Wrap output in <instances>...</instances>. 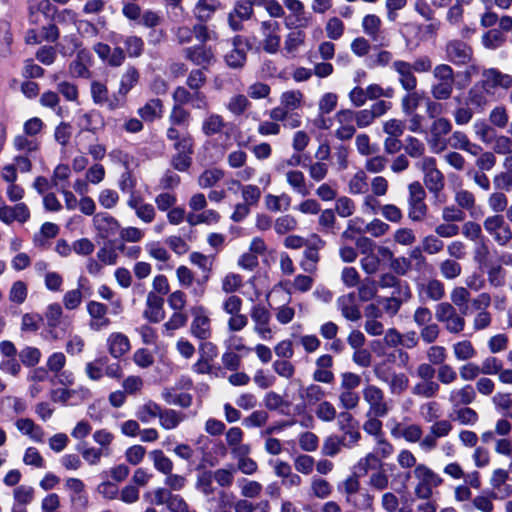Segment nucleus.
<instances>
[{"label": "nucleus", "instance_id": "1", "mask_svg": "<svg viewBox=\"0 0 512 512\" xmlns=\"http://www.w3.org/2000/svg\"><path fill=\"white\" fill-rule=\"evenodd\" d=\"M433 83L430 94L436 101H445L451 98L456 82V72L445 63L436 65L432 70Z\"/></svg>", "mask_w": 512, "mask_h": 512}, {"label": "nucleus", "instance_id": "2", "mask_svg": "<svg viewBox=\"0 0 512 512\" xmlns=\"http://www.w3.org/2000/svg\"><path fill=\"white\" fill-rule=\"evenodd\" d=\"M413 475L417 480L414 495L420 500H428L433 496V489L443 484V478L427 465L420 463L415 466Z\"/></svg>", "mask_w": 512, "mask_h": 512}, {"label": "nucleus", "instance_id": "3", "mask_svg": "<svg viewBox=\"0 0 512 512\" xmlns=\"http://www.w3.org/2000/svg\"><path fill=\"white\" fill-rule=\"evenodd\" d=\"M423 173V182L428 191L439 198L440 193L445 187L444 174L437 168L436 159L434 157H423L415 163Z\"/></svg>", "mask_w": 512, "mask_h": 512}, {"label": "nucleus", "instance_id": "4", "mask_svg": "<svg viewBox=\"0 0 512 512\" xmlns=\"http://www.w3.org/2000/svg\"><path fill=\"white\" fill-rule=\"evenodd\" d=\"M436 320L444 325L450 334H460L464 331L466 321L450 302H440L435 306Z\"/></svg>", "mask_w": 512, "mask_h": 512}, {"label": "nucleus", "instance_id": "5", "mask_svg": "<svg viewBox=\"0 0 512 512\" xmlns=\"http://www.w3.org/2000/svg\"><path fill=\"white\" fill-rule=\"evenodd\" d=\"M408 217L413 222H422L427 215L428 207L425 203L426 192L419 181L408 185Z\"/></svg>", "mask_w": 512, "mask_h": 512}, {"label": "nucleus", "instance_id": "6", "mask_svg": "<svg viewBox=\"0 0 512 512\" xmlns=\"http://www.w3.org/2000/svg\"><path fill=\"white\" fill-rule=\"evenodd\" d=\"M362 396L368 405L367 415L387 416L391 406L386 400L384 391L375 384H367L362 389Z\"/></svg>", "mask_w": 512, "mask_h": 512}, {"label": "nucleus", "instance_id": "7", "mask_svg": "<svg viewBox=\"0 0 512 512\" xmlns=\"http://www.w3.org/2000/svg\"><path fill=\"white\" fill-rule=\"evenodd\" d=\"M350 410L341 411L337 417V425L343 436L348 438V446L354 447L361 440L358 421L349 412Z\"/></svg>", "mask_w": 512, "mask_h": 512}, {"label": "nucleus", "instance_id": "8", "mask_svg": "<svg viewBox=\"0 0 512 512\" xmlns=\"http://www.w3.org/2000/svg\"><path fill=\"white\" fill-rule=\"evenodd\" d=\"M445 53L451 63L464 65L472 59L473 51L467 43L453 39L447 42Z\"/></svg>", "mask_w": 512, "mask_h": 512}, {"label": "nucleus", "instance_id": "9", "mask_svg": "<svg viewBox=\"0 0 512 512\" xmlns=\"http://www.w3.org/2000/svg\"><path fill=\"white\" fill-rule=\"evenodd\" d=\"M335 121L338 124L335 136L342 141L350 140L356 133L353 110L343 109L335 114Z\"/></svg>", "mask_w": 512, "mask_h": 512}, {"label": "nucleus", "instance_id": "10", "mask_svg": "<svg viewBox=\"0 0 512 512\" xmlns=\"http://www.w3.org/2000/svg\"><path fill=\"white\" fill-rule=\"evenodd\" d=\"M93 50L98 57L110 67H119L126 59L125 51L120 46H116L111 50V47L108 44L97 42L94 44Z\"/></svg>", "mask_w": 512, "mask_h": 512}, {"label": "nucleus", "instance_id": "11", "mask_svg": "<svg viewBox=\"0 0 512 512\" xmlns=\"http://www.w3.org/2000/svg\"><path fill=\"white\" fill-rule=\"evenodd\" d=\"M185 59L194 65L207 69L214 60V52L211 46L196 44L184 49Z\"/></svg>", "mask_w": 512, "mask_h": 512}, {"label": "nucleus", "instance_id": "12", "mask_svg": "<svg viewBox=\"0 0 512 512\" xmlns=\"http://www.w3.org/2000/svg\"><path fill=\"white\" fill-rule=\"evenodd\" d=\"M480 83L488 90L495 88L507 90L512 87V75L503 73L496 68H489L482 72Z\"/></svg>", "mask_w": 512, "mask_h": 512}, {"label": "nucleus", "instance_id": "13", "mask_svg": "<svg viewBox=\"0 0 512 512\" xmlns=\"http://www.w3.org/2000/svg\"><path fill=\"white\" fill-rule=\"evenodd\" d=\"M168 140L173 141V148L176 153L194 154L195 141L189 132L180 134L179 130L175 127H169L166 131Z\"/></svg>", "mask_w": 512, "mask_h": 512}, {"label": "nucleus", "instance_id": "14", "mask_svg": "<svg viewBox=\"0 0 512 512\" xmlns=\"http://www.w3.org/2000/svg\"><path fill=\"white\" fill-rule=\"evenodd\" d=\"M256 4V0H244L238 1L232 12L229 13L228 22L229 26L233 31H239L242 29L241 21L247 20L253 14V6Z\"/></svg>", "mask_w": 512, "mask_h": 512}, {"label": "nucleus", "instance_id": "15", "mask_svg": "<svg viewBox=\"0 0 512 512\" xmlns=\"http://www.w3.org/2000/svg\"><path fill=\"white\" fill-rule=\"evenodd\" d=\"M93 223L102 238L114 237L120 230V224L116 218L106 212L94 215Z\"/></svg>", "mask_w": 512, "mask_h": 512}, {"label": "nucleus", "instance_id": "16", "mask_svg": "<svg viewBox=\"0 0 512 512\" xmlns=\"http://www.w3.org/2000/svg\"><path fill=\"white\" fill-rule=\"evenodd\" d=\"M392 67L398 74V81L405 91L416 89L418 80L414 75L411 63L404 60H396L393 62Z\"/></svg>", "mask_w": 512, "mask_h": 512}, {"label": "nucleus", "instance_id": "17", "mask_svg": "<svg viewBox=\"0 0 512 512\" xmlns=\"http://www.w3.org/2000/svg\"><path fill=\"white\" fill-rule=\"evenodd\" d=\"M316 369L313 372V379L316 382L331 384L335 375L331 370L334 365V359L330 354H323L315 361Z\"/></svg>", "mask_w": 512, "mask_h": 512}, {"label": "nucleus", "instance_id": "18", "mask_svg": "<svg viewBox=\"0 0 512 512\" xmlns=\"http://www.w3.org/2000/svg\"><path fill=\"white\" fill-rule=\"evenodd\" d=\"M280 25L277 21L262 22V31L264 35L263 49L268 53H276L280 46V36L278 35Z\"/></svg>", "mask_w": 512, "mask_h": 512}, {"label": "nucleus", "instance_id": "19", "mask_svg": "<svg viewBox=\"0 0 512 512\" xmlns=\"http://www.w3.org/2000/svg\"><path fill=\"white\" fill-rule=\"evenodd\" d=\"M164 299L156 295L153 291L147 295V309L144 311L143 316L151 323H159L165 318V311L163 309Z\"/></svg>", "mask_w": 512, "mask_h": 512}, {"label": "nucleus", "instance_id": "20", "mask_svg": "<svg viewBox=\"0 0 512 512\" xmlns=\"http://www.w3.org/2000/svg\"><path fill=\"white\" fill-rule=\"evenodd\" d=\"M194 319L191 323V333L200 340H206L210 337V319L204 315V308L197 307L192 310Z\"/></svg>", "mask_w": 512, "mask_h": 512}, {"label": "nucleus", "instance_id": "21", "mask_svg": "<svg viewBox=\"0 0 512 512\" xmlns=\"http://www.w3.org/2000/svg\"><path fill=\"white\" fill-rule=\"evenodd\" d=\"M338 305L342 316L347 320L358 321L361 319V311L356 303V295L354 292L339 297Z\"/></svg>", "mask_w": 512, "mask_h": 512}, {"label": "nucleus", "instance_id": "22", "mask_svg": "<svg viewBox=\"0 0 512 512\" xmlns=\"http://www.w3.org/2000/svg\"><path fill=\"white\" fill-rule=\"evenodd\" d=\"M248 46V41H244L241 35H236L233 38L234 48L225 55L226 64L231 68H241L246 62V52L241 47Z\"/></svg>", "mask_w": 512, "mask_h": 512}, {"label": "nucleus", "instance_id": "23", "mask_svg": "<svg viewBox=\"0 0 512 512\" xmlns=\"http://www.w3.org/2000/svg\"><path fill=\"white\" fill-rule=\"evenodd\" d=\"M418 292L420 296L424 295L425 299L438 302L445 297V286L440 280L431 278L418 286Z\"/></svg>", "mask_w": 512, "mask_h": 512}, {"label": "nucleus", "instance_id": "24", "mask_svg": "<svg viewBox=\"0 0 512 512\" xmlns=\"http://www.w3.org/2000/svg\"><path fill=\"white\" fill-rule=\"evenodd\" d=\"M488 93L489 90L478 82L468 90L466 104L471 105L473 109L483 111L488 104Z\"/></svg>", "mask_w": 512, "mask_h": 512}, {"label": "nucleus", "instance_id": "25", "mask_svg": "<svg viewBox=\"0 0 512 512\" xmlns=\"http://www.w3.org/2000/svg\"><path fill=\"white\" fill-rule=\"evenodd\" d=\"M347 444L348 438L345 436L329 435L322 443L321 454L326 457H335L342 451V448H350Z\"/></svg>", "mask_w": 512, "mask_h": 512}, {"label": "nucleus", "instance_id": "26", "mask_svg": "<svg viewBox=\"0 0 512 512\" xmlns=\"http://www.w3.org/2000/svg\"><path fill=\"white\" fill-rule=\"evenodd\" d=\"M476 399V391L470 384L453 389L449 393V401L454 405H469Z\"/></svg>", "mask_w": 512, "mask_h": 512}, {"label": "nucleus", "instance_id": "27", "mask_svg": "<svg viewBox=\"0 0 512 512\" xmlns=\"http://www.w3.org/2000/svg\"><path fill=\"white\" fill-rule=\"evenodd\" d=\"M109 353L116 359L122 357L130 349V342L122 333H112L108 338Z\"/></svg>", "mask_w": 512, "mask_h": 512}, {"label": "nucleus", "instance_id": "28", "mask_svg": "<svg viewBox=\"0 0 512 512\" xmlns=\"http://www.w3.org/2000/svg\"><path fill=\"white\" fill-rule=\"evenodd\" d=\"M139 79V70L135 66L129 65L121 76L118 94L126 97L132 88L139 82Z\"/></svg>", "mask_w": 512, "mask_h": 512}, {"label": "nucleus", "instance_id": "29", "mask_svg": "<svg viewBox=\"0 0 512 512\" xmlns=\"http://www.w3.org/2000/svg\"><path fill=\"white\" fill-rule=\"evenodd\" d=\"M381 20L377 15L369 14L363 18L362 27L366 35H368L372 41L380 42V45L384 44L381 42L383 37L381 36Z\"/></svg>", "mask_w": 512, "mask_h": 512}, {"label": "nucleus", "instance_id": "30", "mask_svg": "<svg viewBox=\"0 0 512 512\" xmlns=\"http://www.w3.org/2000/svg\"><path fill=\"white\" fill-rule=\"evenodd\" d=\"M139 116L146 122H153L163 114V102L159 98L151 99L138 109Z\"/></svg>", "mask_w": 512, "mask_h": 512}, {"label": "nucleus", "instance_id": "31", "mask_svg": "<svg viewBox=\"0 0 512 512\" xmlns=\"http://www.w3.org/2000/svg\"><path fill=\"white\" fill-rule=\"evenodd\" d=\"M507 42V36L497 28H491L481 37L482 45L489 50H497L503 47Z\"/></svg>", "mask_w": 512, "mask_h": 512}, {"label": "nucleus", "instance_id": "32", "mask_svg": "<svg viewBox=\"0 0 512 512\" xmlns=\"http://www.w3.org/2000/svg\"><path fill=\"white\" fill-rule=\"evenodd\" d=\"M440 391V384L435 380L417 382L411 389V392L416 397L421 398H434Z\"/></svg>", "mask_w": 512, "mask_h": 512}, {"label": "nucleus", "instance_id": "33", "mask_svg": "<svg viewBox=\"0 0 512 512\" xmlns=\"http://www.w3.org/2000/svg\"><path fill=\"white\" fill-rule=\"evenodd\" d=\"M389 391L392 395L400 396L409 387V378L403 372H393L387 382Z\"/></svg>", "mask_w": 512, "mask_h": 512}, {"label": "nucleus", "instance_id": "34", "mask_svg": "<svg viewBox=\"0 0 512 512\" xmlns=\"http://www.w3.org/2000/svg\"><path fill=\"white\" fill-rule=\"evenodd\" d=\"M288 184L301 196H307L310 190L306 184L305 176L301 171L290 170L286 173Z\"/></svg>", "mask_w": 512, "mask_h": 512}, {"label": "nucleus", "instance_id": "35", "mask_svg": "<svg viewBox=\"0 0 512 512\" xmlns=\"http://www.w3.org/2000/svg\"><path fill=\"white\" fill-rule=\"evenodd\" d=\"M453 354L458 361H469L477 355V351L471 341L462 340L452 346Z\"/></svg>", "mask_w": 512, "mask_h": 512}, {"label": "nucleus", "instance_id": "36", "mask_svg": "<svg viewBox=\"0 0 512 512\" xmlns=\"http://www.w3.org/2000/svg\"><path fill=\"white\" fill-rule=\"evenodd\" d=\"M423 99V93L417 91L416 89L407 91V94L403 96L401 101L403 112L406 115L414 114Z\"/></svg>", "mask_w": 512, "mask_h": 512}, {"label": "nucleus", "instance_id": "37", "mask_svg": "<svg viewBox=\"0 0 512 512\" xmlns=\"http://www.w3.org/2000/svg\"><path fill=\"white\" fill-rule=\"evenodd\" d=\"M219 6L220 2L218 0H198L196 4V19L199 22L209 21Z\"/></svg>", "mask_w": 512, "mask_h": 512}, {"label": "nucleus", "instance_id": "38", "mask_svg": "<svg viewBox=\"0 0 512 512\" xmlns=\"http://www.w3.org/2000/svg\"><path fill=\"white\" fill-rule=\"evenodd\" d=\"M18 430L29 435L35 441H41L43 436V429L35 424L30 418L18 419L15 423Z\"/></svg>", "mask_w": 512, "mask_h": 512}, {"label": "nucleus", "instance_id": "39", "mask_svg": "<svg viewBox=\"0 0 512 512\" xmlns=\"http://www.w3.org/2000/svg\"><path fill=\"white\" fill-rule=\"evenodd\" d=\"M439 270L444 279L453 280L461 275L462 266L455 259L448 258L439 263Z\"/></svg>", "mask_w": 512, "mask_h": 512}, {"label": "nucleus", "instance_id": "40", "mask_svg": "<svg viewBox=\"0 0 512 512\" xmlns=\"http://www.w3.org/2000/svg\"><path fill=\"white\" fill-rule=\"evenodd\" d=\"M304 95L299 90L286 91L281 96V105L288 111L299 109L303 105Z\"/></svg>", "mask_w": 512, "mask_h": 512}, {"label": "nucleus", "instance_id": "41", "mask_svg": "<svg viewBox=\"0 0 512 512\" xmlns=\"http://www.w3.org/2000/svg\"><path fill=\"white\" fill-rule=\"evenodd\" d=\"M150 457L153 460L154 467L157 471L167 475L173 470V462L168 458L164 452L160 449H156L150 452Z\"/></svg>", "mask_w": 512, "mask_h": 512}, {"label": "nucleus", "instance_id": "42", "mask_svg": "<svg viewBox=\"0 0 512 512\" xmlns=\"http://www.w3.org/2000/svg\"><path fill=\"white\" fill-rule=\"evenodd\" d=\"M186 220L191 226H196L201 223L212 224L220 220V215L217 211L209 209L200 214L190 213L186 217Z\"/></svg>", "mask_w": 512, "mask_h": 512}, {"label": "nucleus", "instance_id": "43", "mask_svg": "<svg viewBox=\"0 0 512 512\" xmlns=\"http://www.w3.org/2000/svg\"><path fill=\"white\" fill-rule=\"evenodd\" d=\"M87 312L91 318L101 320V326L106 327L110 324V319L105 317L108 312V307L104 303L93 300L89 301L87 303Z\"/></svg>", "mask_w": 512, "mask_h": 512}, {"label": "nucleus", "instance_id": "44", "mask_svg": "<svg viewBox=\"0 0 512 512\" xmlns=\"http://www.w3.org/2000/svg\"><path fill=\"white\" fill-rule=\"evenodd\" d=\"M225 123L222 116L218 114H211L202 123V131L206 136H213L220 133L224 128Z\"/></svg>", "mask_w": 512, "mask_h": 512}, {"label": "nucleus", "instance_id": "45", "mask_svg": "<svg viewBox=\"0 0 512 512\" xmlns=\"http://www.w3.org/2000/svg\"><path fill=\"white\" fill-rule=\"evenodd\" d=\"M404 150L407 155H409L411 158H419L422 159L425 156V145L424 143L417 139L416 137L409 136L405 140Z\"/></svg>", "mask_w": 512, "mask_h": 512}, {"label": "nucleus", "instance_id": "46", "mask_svg": "<svg viewBox=\"0 0 512 512\" xmlns=\"http://www.w3.org/2000/svg\"><path fill=\"white\" fill-rule=\"evenodd\" d=\"M126 52L131 58H138L144 52V41L141 37L132 35L128 36L124 40Z\"/></svg>", "mask_w": 512, "mask_h": 512}, {"label": "nucleus", "instance_id": "47", "mask_svg": "<svg viewBox=\"0 0 512 512\" xmlns=\"http://www.w3.org/2000/svg\"><path fill=\"white\" fill-rule=\"evenodd\" d=\"M448 357L447 349L444 346L432 345L426 351V358L429 363L434 366H441L446 364Z\"/></svg>", "mask_w": 512, "mask_h": 512}, {"label": "nucleus", "instance_id": "48", "mask_svg": "<svg viewBox=\"0 0 512 512\" xmlns=\"http://www.w3.org/2000/svg\"><path fill=\"white\" fill-rule=\"evenodd\" d=\"M85 121L83 130L92 132L93 134L104 128L105 123L102 115L99 112L85 113L83 115Z\"/></svg>", "mask_w": 512, "mask_h": 512}, {"label": "nucleus", "instance_id": "49", "mask_svg": "<svg viewBox=\"0 0 512 512\" xmlns=\"http://www.w3.org/2000/svg\"><path fill=\"white\" fill-rule=\"evenodd\" d=\"M349 191L352 194H364L368 191L367 176L360 170L349 181Z\"/></svg>", "mask_w": 512, "mask_h": 512}, {"label": "nucleus", "instance_id": "50", "mask_svg": "<svg viewBox=\"0 0 512 512\" xmlns=\"http://www.w3.org/2000/svg\"><path fill=\"white\" fill-rule=\"evenodd\" d=\"M21 363L26 367L36 366L41 358V352L36 347L27 346L19 353Z\"/></svg>", "mask_w": 512, "mask_h": 512}, {"label": "nucleus", "instance_id": "51", "mask_svg": "<svg viewBox=\"0 0 512 512\" xmlns=\"http://www.w3.org/2000/svg\"><path fill=\"white\" fill-rule=\"evenodd\" d=\"M159 420L164 429L171 430L180 424L182 418L179 416L177 411L173 409H165L161 411Z\"/></svg>", "mask_w": 512, "mask_h": 512}, {"label": "nucleus", "instance_id": "52", "mask_svg": "<svg viewBox=\"0 0 512 512\" xmlns=\"http://www.w3.org/2000/svg\"><path fill=\"white\" fill-rule=\"evenodd\" d=\"M298 222L291 215H283L278 217L274 223V229L277 234L284 235L297 228Z\"/></svg>", "mask_w": 512, "mask_h": 512}, {"label": "nucleus", "instance_id": "53", "mask_svg": "<svg viewBox=\"0 0 512 512\" xmlns=\"http://www.w3.org/2000/svg\"><path fill=\"white\" fill-rule=\"evenodd\" d=\"M315 414L323 422H332L336 416V408L329 401H321L316 407Z\"/></svg>", "mask_w": 512, "mask_h": 512}, {"label": "nucleus", "instance_id": "54", "mask_svg": "<svg viewBox=\"0 0 512 512\" xmlns=\"http://www.w3.org/2000/svg\"><path fill=\"white\" fill-rule=\"evenodd\" d=\"M360 396L353 390H342L339 394V404L345 410H354L358 407Z\"/></svg>", "mask_w": 512, "mask_h": 512}, {"label": "nucleus", "instance_id": "55", "mask_svg": "<svg viewBox=\"0 0 512 512\" xmlns=\"http://www.w3.org/2000/svg\"><path fill=\"white\" fill-rule=\"evenodd\" d=\"M21 74L25 79H37L44 76L45 69L40 65L35 64L34 59L28 58L24 60V66Z\"/></svg>", "mask_w": 512, "mask_h": 512}, {"label": "nucleus", "instance_id": "56", "mask_svg": "<svg viewBox=\"0 0 512 512\" xmlns=\"http://www.w3.org/2000/svg\"><path fill=\"white\" fill-rule=\"evenodd\" d=\"M383 416H372L367 415V419L363 423V430L369 434L374 436L375 438H378L380 436H383V423L379 418H382Z\"/></svg>", "mask_w": 512, "mask_h": 512}, {"label": "nucleus", "instance_id": "57", "mask_svg": "<svg viewBox=\"0 0 512 512\" xmlns=\"http://www.w3.org/2000/svg\"><path fill=\"white\" fill-rule=\"evenodd\" d=\"M493 152L501 155L512 153V139L505 135H493Z\"/></svg>", "mask_w": 512, "mask_h": 512}, {"label": "nucleus", "instance_id": "58", "mask_svg": "<svg viewBox=\"0 0 512 512\" xmlns=\"http://www.w3.org/2000/svg\"><path fill=\"white\" fill-rule=\"evenodd\" d=\"M368 485L378 491H383L388 488L389 477L385 470L378 469L370 474Z\"/></svg>", "mask_w": 512, "mask_h": 512}, {"label": "nucleus", "instance_id": "59", "mask_svg": "<svg viewBox=\"0 0 512 512\" xmlns=\"http://www.w3.org/2000/svg\"><path fill=\"white\" fill-rule=\"evenodd\" d=\"M166 506L170 512H196L190 511L188 503L179 494L168 493Z\"/></svg>", "mask_w": 512, "mask_h": 512}, {"label": "nucleus", "instance_id": "60", "mask_svg": "<svg viewBox=\"0 0 512 512\" xmlns=\"http://www.w3.org/2000/svg\"><path fill=\"white\" fill-rule=\"evenodd\" d=\"M393 55L388 50H378L376 54L371 55L367 60L369 68L385 67L391 63Z\"/></svg>", "mask_w": 512, "mask_h": 512}, {"label": "nucleus", "instance_id": "61", "mask_svg": "<svg viewBox=\"0 0 512 512\" xmlns=\"http://www.w3.org/2000/svg\"><path fill=\"white\" fill-rule=\"evenodd\" d=\"M63 314L62 307L58 303L49 304L45 313L47 319V326L52 331L60 324V319Z\"/></svg>", "mask_w": 512, "mask_h": 512}, {"label": "nucleus", "instance_id": "62", "mask_svg": "<svg viewBox=\"0 0 512 512\" xmlns=\"http://www.w3.org/2000/svg\"><path fill=\"white\" fill-rule=\"evenodd\" d=\"M436 370L439 384L450 385L457 380V372L449 364L441 365Z\"/></svg>", "mask_w": 512, "mask_h": 512}, {"label": "nucleus", "instance_id": "63", "mask_svg": "<svg viewBox=\"0 0 512 512\" xmlns=\"http://www.w3.org/2000/svg\"><path fill=\"white\" fill-rule=\"evenodd\" d=\"M509 116L504 106H496L489 114V121L498 128H505L508 125Z\"/></svg>", "mask_w": 512, "mask_h": 512}, {"label": "nucleus", "instance_id": "64", "mask_svg": "<svg viewBox=\"0 0 512 512\" xmlns=\"http://www.w3.org/2000/svg\"><path fill=\"white\" fill-rule=\"evenodd\" d=\"M35 58L43 65H52L57 58V51L53 46L43 45L35 53Z\"/></svg>", "mask_w": 512, "mask_h": 512}]
</instances>
